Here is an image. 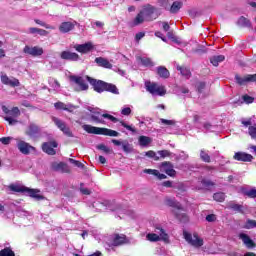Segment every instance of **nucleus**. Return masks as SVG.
<instances>
[{"mask_svg":"<svg viewBox=\"0 0 256 256\" xmlns=\"http://www.w3.org/2000/svg\"><path fill=\"white\" fill-rule=\"evenodd\" d=\"M10 191H15L16 193H25L27 187L20 186L17 184H12L9 186Z\"/></svg>","mask_w":256,"mask_h":256,"instance_id":"473e14b6","label":"nucleus"},{"mask_svg":"<svg viewBox=\"0 0 256 256\" xmlns=\"http://www.w3.org/2000/svg\"><path fill=\"white\" fill-rule=\"evenodd\" d=\"M202 183V189H211V187H213L215 185L214 182H212L211 180H207V179H203L201 181Z\"/></svg>","mask_w":256,"mask_h":256,"instance_id":"79ce46f5","label":"nucleus"},{"mask_svg":"<svg viewBox=\"0 0 256 256\" xmlns=\"http://www.w3.org/2000/svg\"><path fill=\"white\" fill-rule=\"evenodd\" d=\"M128 243L127 236L123 234H114L109 237L108 245L112 247H119Z\"/></svg>","mask_w":256,"mask_h":256,"instance_id":"1a4fd4ad","label":"nucleus"},{"mask_svg":"<svg viewBox=\"0 0 256 256\" xmlns=\"http://www.w3.org/2000/svg\"><path fill=\"white\" fill-rule=\"evenodd\" d=\"M242 99H243L244 103H247L248 105H249L250 103H253V101H255V98H254V97H251V96H249V95H244V96H242Z\"/></svg>","mask_w":256,"mask_h":256,"instance_id":"6e6d98bb","label":"nucleus"},{"mask_svg":"<svg viewBox=\"0 0 256 256\" xmlns=\"http://www.w3.org/2000/svg\"><path fill=\"white\" fill-rule=\"evenodd\" d=\"M239 239H241V241L244 243V245H246L248 249H253V247H255V242H253L249 235L245 233H240Z\"/></svg>","mask_w":256,"mask_h":256,"instance_id":"4be33fe9","label":"nucleus"},{"mask_svg":"<svg viewBox=\"0 0 256 256\" xmlns=\"http://www.w3.org/2000/svg\"><path fill=\"white\" fill-rule=\"evenodd\" d=\"M158 155H160V157H162V159H165V157L171 156V152H169V150H160V151H158Z\"/></svg>","mask_w":256,"mask_h":256,"instance_id":"5fc2aeb1","label":"nucleus"},{"mask_svg":"<svg viewBox=\"0 0 256 256\" xmlns=\"http://www.w3.org/2000/svg\"><path fill=\"white\" fill-rule=\"evenodd\" d=\"M244 195L250 197L251 199H256V189L253 188L251 190H243Z\"/></svg>","mask_w":256,"mask_h":256,"instance_id":"c03bdc74","label":"nucleus"},{"mask_svg":"<svg viewBox=\"0 0 256 256\" xmlns=\"http://www.w3.org/2000/svg\"><path fill=\"white\" fill-rule=\"evenodd\" d=\"M95 63L99 65V67H103L104 69H113V64L109 62L106 58L98 57L95 59Z\"/></svg>","mask_w":256,"mask_h":256,"instance_id":"5701e85b","label":"nucleus"},{"mask_svg":"<svg viewBox=\"0 0 256 256\" xmlns=\"http://www.w3.org/2000/svg\"><path fill=\"white\" fill-rule=\"evenodd\" d=\"M11 141H13V137H2V138H0V143L2 145H9V143H11Z\"/></svg>","mask_w":256,"mask_h":256,"instance_id":"864d4df0","label":"nucleus"},{"mask_svg":"<svg viewBox=\"0 0 256 256\" xmlns=\"http://www.w3.org/2000/svg\"><path fill=\"white\" fill-rule=\"evenodd\" d=\"M1 81L4 85L19 87V80L16 78H9L6 74H1Z\"/></svg>","mask_w":256,"mask_h":256,"instance_id":"aec40b11","label":"nucleus"},{"mask_svg":"<svg viewBox=\"0 0 256 256\" xmlns=\"http://www.w3.org/2000/svg\"><path fill=\"white\" fill-rule=\"evenodd\" d=\"M24 53H26L27 55H31L32 57H41V55L43 54V48L39 46H25Z\"/></svg>","mask_w":256,"mask_h":256,"instance_id":"2eb2a0df","label":"nucleus"},{"mask_svg":"<svg viewBox=\"0 0 256 256\" xmlns=\"http://www.w3.org/2000/svg\"><path fill=\"white\" fill-rule=\"evenodd\" d=\"M235 79L239 85H245V83L251 82V80H247V75L241 78L240 76H235Z\"/></svg>","mask_w":256,"mask_h":256,"instance_id":"09e8293b","label":"nucleus"},{"mask_svg":"<svg viewBox=\"0 0 256 256\" xmlns=\"http://www.w3.org/2000/svg\"><path fill=\"white\" fill-rule=\"evenodd\" d=\"M177 69H178V71H180V73H181V75H183V77H186L187 79H189V77H191V70H189V68L178 66Z\"/></svg>","mask_w":256,"mask_h":256,"instance_id":"c9c22d12","label":"nucleus"},{"mask_svg":"<svg viewBox=\"0 0 256 256\" xmlns=\"http://www.w3.org/2000/svg\"><path fill=\"white\" fill-rule=\"evenodd\" d=\"M144 173H147L148 175H154L160 180L167 179V175L160 173L159 170L145 169Z\"/></svg>","mask_w":256,"mask_h":256,"instance_id":"393cba45","label":"nucleus"},{"mask_svg":"<svg viewBox=\"0 0 256 256\" xmlns=\"http://www.w3.org/2000/svg\"><path fill=\"white\" fill-rule=\"evenodd\" d=\"M183 237L189 245H192V247H203V238L199 237V234L197 233H189L187 231L183 232Z\"/></svg>","mask_w":256,"mask_h":256,"instance_id":"6e6552de","label":"nucleus"},{"mask_svg":"<svg viewBox=\"0 0 256 256\" xmlns=\"http://www.w3.org/2000/svg\"><path fill=\"white\" fill-rule=\"evenodd\" d=\"M86 79L88 82H90V85H92L94 91H96L97 93H103V91H109V93H114V95H119V89H117V86L113 84H109L101 80H95L89 76H86Z\"/></svg>","mask_w":256,"mask_h":256,"instance_id":"f03ea898","label":"nucleus"},{"mask_svg":"<svg viewBox=\"0 0 256 256\" xmlns=\"http://www.w3.org/2000/svg\"><path fill=\"white\" fill-rule=\"evenodd\" d=\"M157 75H159V77H161L162 79H167L169 78V70L167 68H165L164 66H159L157 69Z\"/></svg>","mask_w":256,"mask_h":256,"instance_id":"a878e982","label":"nucleus"},{"mask_svg":"<svg viewBox=\"0 0 256 256\" xmlns=\"http://www.w3.org/2000/svg\"><path fill=\"white\" fill-rule=\"evenodd\" d=\"M140 13L146 21H154V19H157V17L161 15V13H159V9L149 4L144 6Z\"/></svg>","mask_w":256,"mask_h":256,"instance_id":"423d86ee","label":"nucleus"},{"mask_svg":"<svg viewBox=\"0 0 256 256\" xmlns=\"http://www.w3.org/2000/svg\"><path fill=\"white\" fill-rule=\"evenodd\" d=\"M215 219H217L215 214H209L206 216V221H208V223H213V221H215Z\"/></svg>","mask_w":256,"mask_h":256,"instance_id":"e2e57ef3","label":"nucleus"},{"mask_svg":"<svg viewBox=\"0 0 256 256\" xmlns=\"http://www.w3.org/2000/svg\"><path fill=\"white\" fill-rule=\"evenodd\" d=\"M52 120L54 121L56 127H58V129H60V131H62L64 135H67V137H73V133H71V129L67 127V124H65V122H63L62 120L56 117L52 118Z\"/></svg>","mask_w":256,"mask_h":256,"instance_id":"f8f14e48","label":"nucleus"},{"mask_svg":"<svg viewBox=\"0 0 256 256\" xmlns=\"http://www.w3.org/2000/svg\"><path fill=\"white\" fill-rule=\"evenodd\" d=\"M88 111H90L91 119L94 121V123H100L101 125H105V120L103 119H109V121H112V123H117L119 119L115 118L113 115L104 113H99V108H93L91 106L87 107Z\"/></svg>","mask_w":256,"mask_h":256,"instance_id":"7ed1b4c3","label":"nucleus"},{"mask_svg":"<svg viewBox=\"0 0 256 256\" xmlns=\"http://www.w3.org/2000/svg\"><path fill=\"white\" fill-rule=\"evenodd\" d=\"M122 149L124 153H131L133 151V146L127 142V140L123 141L122 143Z\"/></svg>","mask_w":256,"mask_h":256,"instance_id":"a19ab883","label":"nucleus"},{"mask_svg":"<svg viewBox=\"0 0 256 256\" xmlns=\"http://www.w3.org/2000/svg\"><path fill=\"white\" fill-rule=\"evenodd\" d=\"M61 59H65L66 61H79L81 59L79 54L70 51H63L60 55Z\"/></svg>","mask_w":256,"mask_h":256,"instance_id":"412c9836","label":"nucleus"},{"mask_svg":"<svg viewBox=\"0 0 256 256\" xmlns=\"http://www.w3.org/2000/svg\"><path fill=\"white\" fill-rule=\"evenodd\" d=\"M58 146L59 144H57L56 141H50L42 144V150L44 153H47V155H55V153H57L55 149H57Z\"/></svg>","mask_w":256,"mask_h":256,"instance_id":"4468645a","label":"nucleus"},{"mask_svg":"<svg viewBox=\"0 0 256 256\" xmlns=\"http://www.w3.org/2000/svg\"><path fill=\"white\" fill-rule=\"evenodd\" d=\"M200 159H202V161H204L205 163L211 162V156H209V154L205 150L200 151Z\"/></svg>","mask_w":256,"mask_h":256,"instance_id":"58836bf2","label":"nucleus"},{"mask_svg":"<svg viewBox=\"0 0 256 256\" xmlns=\"http://www.w3.org/2000/svg\"><path fill=\"white\" fill-rule=\"evenodd\" d=\"M131 113V107L129 106H124L121 110V115H124V116H129V114Z\"/></svg>","mask_w":256,"mask_h":256,"instance_id":"13d9d810","label":"nucleus"},{"mask_svg":"<svg viewBox=\"0 0 256 256\" xmlns=\"http://www.w3.org/2000/svg\"><path fill=\"white\" fill-rule=\"evenodd\" d=\"M214 201H218L219 203H223L225 201V193L218 192L213 195Z\"/></svg>","mask_w":256,"mask_h":256,"instance_id":"37998d69","label":"nucleus"},{"mask_svg":"<svg viewBox=\"0 0 256 256\" xmlns=\"http://www.w3.org/2000/svg\"><path fill=\"white\" fill-rule=\"evenodd\" d=\"M77 109V106H73L72 104H65L64 111H69L70 113H73Z\"/></svg>","mask_w":256,"mask_h":256,"instance_id":"052dcab7","label":"nucleus"},{"mask_svg":"<svg viewBox=\"0 0 256 256\" xmlns=\"http://www.w3.org/2000/svg\"><path fill=\"white\" fill-rule=\"evenodd\" d=\"M248 134L250 135L251 139L256 141V125L249 126Z\"/></svg>","mask_w":256,"mask_h":256,"instance_id":"49530a36","label":"nucleus"},{"mask_svg":"<svg viewBox=\"0 0 256 256\" xmlns=\"http://www.w3.org/2000/svg\"><path fill=\"white\" fill-rule=\"evenodd\" d=\"M152 141L153 140L150 137H147V136H140L138 138V143H139L140 147H147V145H150V143Z\"/></svg>","mask_w":256,"mask_h":256,"instance_id":"c756f323","label":"nucleus"},{"mask_svg":"<svg viewBox=\"0 0 256 256\" xmlns=\"http://www.w3.org/2000/svg\"><path fill=\"white\" fill-rule=\"evenodd\" d=\"M161 171H164V173L169 175V177H175V175H177V172L173 169V164H171V162H163L161 164Z\"/></svg>","mask_w":256,"mask_h":256,"instance_id":"6ab92c4d","label":"nucleus"},{"mask_svg":"<svg viewBox=\"0 0 256 256\" xmlns=\"http://www.w3.org/2000/svg\"><path fill=\"white\" fill-rule=\"evenodd\" d=\"M225 61V57L223 55L212 56L210 58V62L214 67H219V63H223Z\"/></svg>","mask_w":256,"mask_h":256,"instance_id":"cd10ccee","label":"nucleus"},{"mask_svg":"<svg viewBox=\"0 0 256 256\" xmlns=\"http://www.w3.org/2000/svg\"><path fill=\"white\" fill-rule=\"evenodd\" d=\"M145 88L151 95H158L159 97H163L167 93L165 86L149 81L145 82Z\"/></svg>","mask_w":256,"mask_h":256,"instance_id":"0eeeda50","label":"nucleus"},{"mask_svg":"<svg viewBox=\"0 0 256 256\" xmlns=\"http://www.w3.org/2000/svg\"><path fill=\"white\" fill-rule=\"evenodd\" d=\"M16 145L20 153H22L23 155H29L31 151H35V147L29 145V143L23 140H19Z\"/></svg>","mask_w":256,"mask_h":256,"instance_id":"ddd939ff","label":"nucleus"},{"mask_svg":"<svg viewBox=\"0 0 256 256\" xmlns=\"http://www.w3.org/2000/svg\"><path fill=\"white\" fill-rule=\"evenodd\" d=\"M238 25H240L241 27H251V21L242 16L238 20Z\"/></svg>","mask_w":256,"mask_h":256,"instance_id":"4c0bfd02","label":"nucleus"},{"mask_svg":"<svg viewBox=\"0 0 256 256\" xmlns=\"http://www.w3.org/2000/svg\"><path fill=\"white\" fill-rule=\"evenodd\" d=\"M144 21H147L145 19V16H143V14H141V12L135 17V19L133 20V25L137 26V25H141V23H144Z\"/></svg>","mask_w":256,"mask_h":256,"instance_id":"f704fd0d","label":"nucleus"},{"mask_svg":"<svg viewBox=\"0 0 256 256\" xmlns=\"http://www.w3.org/2000/svg\"><path fill=\"white\" fill-rule=\"evenodd\" d=\"M244 227H245V229H253V227H256V221L255 220H247Z\"/></svg>","mask_w":256,"mask_h":256,"instance_id":"603ef678","label":"nucleus"},{"mask_svg":"<svg viewBox=\"0 0 256 256\" xmlns=\"http://www.w3.org/2000/svg\"><path fill=\"white\" fill-rule=\"evenodd\" d=\"M50 85L51 87H53L54 91H59L61 85L59 84V82L57 80H52L50 81Z\"/></svg>","mask_w":256,"mask_h":256,"instance_id":"4d7b16f0","label":"nucleus"},{"mask_svg":"<svg viewBox=\"0 0 256 256\" xmlns=\"http://www.w3.org/2000/svg\"><path fill=\"white\" fill-rule=\"evenodd\" d=\"M29 33L32 35H40L41 37H47L49 35V32L40 28H29Z\"/></svg>","mask_w":256,"mask_h":256,"instance_id":"bb28decb","label":"nucleus"},{"mask_svg":"<svg viewBox=\"0 0 256 256\" xmlns=\"http://www.w3.org/2000/svg\"><path fill=\"white\" fill-rule=\"evenodd\" d=\"M166 205H168V207H174V209H178V211H181V204L177 201H175V199L173 198H167L165 200Z\"/></svg>","mask_w":256,"mask_h":256,"instance_id":"c85d7f7f","label":"nucleus"},{"mask_svg":"<svg viewBox=\"0 0 256 256\" xmlns=\"http://www.w3.org/2000/svg\"><path fill=\"white\" fill-rule=\"evenodd\" d=\"M246 81H250L251 83H255L256 82V74H249L247 75Z\"/></svg>","mask_w":256,"mask_h":256,"instance_id":"338daca9","label":"nucleus"},{"mask_svg":"<svg viewBox=\"0 0 256 256\" xmlns=\"http://www.w3.org/2000/svg\"><path fill=\"white\" fill-rule=\"evenodd\" d=\"M70 80L78 85L81 91H87L89 89V85H87V82H85V79H83V77L70 76Z\"/></svg>","mask_w":256,"mask_h":256,"instance_id":"f3484780","label":"nucleus"},{"mask_svg":"<svg viewBox=\"0 0 256 256\" xmlns=\"http://www.w3.org/2000/svg\"><path fill=\"white\" fill-rule=\"evenodd\" d=\"M96 149H98L99 151H103V153H105L106 155H111V153H113V149L105 146V144H99L98 146H96Z\"/></svg>","mask_w":256,"mask_h":256,"instance_id":"72a5a7b5","label":"nucleus"},{"mask_svg":"<svg viewBox=\"0 0 256 256\" xmlns=\"http://www.w3.org/2000/svg\"><path fill=\"white\" fill-rule=\"evenodd\" d=\"M198 93H203V89H205V82H199L197 84Z\"/></svg>","mask_w":256,"mask_h":256,"instance_id":"69168bd1","label":"nucleus"},{"mask_svg":"<svg viewBox=\"0 0 256 256\" xmlns=\"http://www.w3.org/2000/svg\"><path fill=\"white\" fill-rule=\"evenodd\" d=\"M82 129H84L86 133H90L92 135H106L107 137H119V132L111 130L109 128H99L91 126L89 124H85L82 126Z\"/></svg>","mask_w":256,"mask_h":256,"instance_id":"20e7f679","label":"nucleus"},{"mask_svg":"<svg viewBox=\"0 0 256 256\" xmlns=\"http://www.w3.org/2000/svg\"><path fill=\"white\" fill-rule=\"evenodd\" d=\"M146 157H150V159H154V161H159V156H157V153L152 150L146 152Z\"/></svg>","mask_w":256,"mask_h":256,"instance_id":"8fccbe9b","label":"nucleus"},{"mask_svg":"<svg viewBox=\"0 0 256 256\" xmlns=\"http://www.w3.org/2000/svg\"><path fill=\"white\" fill-rule=\"evenodd\" d=\"M69 163H72V165H75V167H78L79 169H83V167H85V165H83V163H81L73 158L69 159Z\"/></svg>","mask_w":256,"mask_h":256,"instance_id":"3c124183","label":"nucleus"},{"mask_svg":"<svg viewBox=\"0 0 256 256\" xmlns=\"http://www.w3.org/2000/svg\"><path fill=\"white\" fill-rule=\"evenodd\" d=\"M65 105L66 104L63 103V102H57V103L54 104L56 109H62L63 111H65Z\"/></svg>","mask_w":256,"mask_h":256,"instance_id":"0e129e2a","label":"nucleus"},{"mask_svg":"<svg viewBox=\"0 0 256 256\" xmlns=\"http://www.w3.org/2000/svg\"><path fill=\"white\" fill-rule=\"evenodd\" d=\"M240 121L242 125H244V127H251V124H252L251 118H247V119L242 118Z\"/></svg>","mask_w":256,"mask_h":256,"instance_id":"bf43d9fd","label":"nucleus"},{"mask_svg":"<svg viewBox=\"0 0 256 256\" xmlns=\"http://www.w3.org/2000/svg\"><path fill=\"white\" fill-rule=\"evenodd\" d=\"M235 161H243L244 163H251L253 161V155L245 152H236L233 156Z\"/></svg>","mask_w":256,"mask_h":256,"instance_id":"dca6fc26","label":"nucleus"},{"mask_svg":"<svg viewBox=\"0 0 256 256\" xmlns=\"http://www.w3.org/2000/svg\"><path fill=\"white\" fill-rule=\"evenodd\" d=\"M183 7V2L175 1L170 7V13H179V10Z\"/></svg>","mask_w":256,"mask_h":256,"instance_id":"7c9ffc66","label":"nucleus"},{"mask_svg":"<svg viewBox=\"0 0 256 256\" xmlns=\"http://www.w3.org/2000/svg\"><path fill=\"white\" fill-rule=\"evenodd\" d=\"M229 207H230V209H233V211H238V213H243V205H239L236 203H230Z\"/></svg>","mask_w":256,"mask_h":256,"instance_id":"a18cd8bd","label":"nucleus"},{"mask_svg":"<svg viewBox=\"0 0 256 256\" xmlns=\"http://www.w3.org/2000/svg\"><path fill=\"white\" fill-rule=\"evenodd\" d=\"M53 169L55 171H62V173H67V171H68L67 164H65L63 162L53 164Z\"/></svg>","mask_w":256,"mask_h":256,"instance_id":"2f4dec72","label":"nucleus"},{"mask_svg":"<svg viewBox=\"0 0 256 256\" xmlns=\"http://www.w3.org/2000/svg\"><path fill=\"white\" fill-rule=\"evenodd\" d=\"M74 49L78 53L87 54L93 51V49H95V45H93L92 42H87L84 44H75Z\"/></svg>","mask_w":256,"mask_h":256,"instance_id":"9b49d317","label":"nucleus"},{"mask_svg":"<svg viewBox=\"0 0 256 256\" xmlns=\"http://www.w3.org/2000/svg\"><path fill=\"white\" fill-rule=\"evenodd\" d=\"M0 256H15V252L11 247H6L0 251Z\"/></svg>","mask_w":256,"mask_h":256,"instance_id":"e433bc0d","label":"nucleus"},{"mask_svg":"<svg viewBox=\"0 0 256 256\" xmlns=\"http://www.w3.org/2000/svg\"><path fill=\"white\" fill-rule=\"evenodd\" d=\"M29 129L30 133H37L39 131V128L35 125H30Z\"/></svg>","mask_w":256,"mask_h":256,"instance_id":"774afa93","label":"nucleus"},{"mask_svg":"<svg viewBox=\"0 0 256 256\" xmlns=\"http://www.w3.org/2000/svg\"><path fill=\"white\" fill-rule=\"evenodd\" d=\"M160 122L162 123V125H175V120H167V119H160Z\"/></svg>","mask_w":256,"mask_h":256,"instance_id":"680f3d73","label":"nucleus"},{"mask_svg":"<svg viewBox=\"0 0 256 256\" xmlns=\"http://www.w3.org/2000/svg\"><path fill=\"white\" fill-rule=\"evenodd\" d=\"M93 207L96 211H116L120 219H126V217H129V219H135V217H137V213H135V211L120 208L115 204V202H111L109 200H105L104 202H94Z\"/></svg>","mask_w":256,"mask_h":256,"instance_id":"f257e3e1","label":"nucleus"},{"mask_svg":"<svg viewBox=\"0 0 256 256\" xmlns=\"http://www.w3.org/2000/svg\"><path fill=\"white\" fill-rule=\"evenodd\" d=\"M154 232L155 233H149L146 236V239L148 241H152V242H157V241H168L169 240V235L167 234V232H165V229H163V227L160 224H157L154 227Z\"/></svg>","mask_w":256,"mask_h":256,"instance_id":"39448f33","label":"nucleus"},{"mask_svg":"<svg viewBox=\"0 0 256 256\" xmlns=\"http://www.w3.org/2000/svg\"><path fill=\"white\" fill-rule=\"evenodd\" d=\"M121 127H124V129H127V131H130L131 133H137V130L133 125L127 124L125 121H120Z\"/></svg>","mask_w":256,"mask_h":256,"instance_id":"ea45409f","label":"nucleus"},{"mask_svg":"<svg viewBox=\"0 0 256 256\" xmlns=\"http://www.w3.org/2000/svg\"><path fill=\"white\" fill-rule=\"evenodd\" d=\"M140 61L142 63V65H144V67H153V61H151V59L149 58H140Z\"/></svg>","mask_w":256,"mask_h":256,"instance_id":"de8ad7c7","label":"nucleus"},{"mask_svg":"<svg viewBox=\"0 0 256 256\" xmlns=\"http://www.w3.org/2000/svg\"><path fill=\"white\" fill-rule=\"evenodd\" d=\"M19 115H21V111L18 107H14L10 110V113L4 117V119L9 123V125H17V117H19Z\"/></svg>","mask_w":256,"mask_h":256,"instance_id":"9d476101","label":"nucleus"},{"mask_svg":"<svg viewBox=\"0 0 256 256\" xmlns=\"http://www.w3.org/2000/svg\"><path fill=\"white\" fill-rule=\"evenodd\" d=\"M25 195H28V197H31L32 199H35L36 201H43V199H45V197H43V195H41V191L37 190V189H30L26 187L25 190Z\"/></svg>","mask_w":256,"mask_h":256,"instance_id":"a211bd4d","label":"nucleus"},{"mask_svg":"<svg viewBox=\"0 0 256 256\" xmlns=\"http://www.w3.org/2000/svg\"><path fill=\"white\" fill-rule=\"evenodd\" d=\"M74 28L75 24H73L72 22H63L59 26V31L60 33H69V31H73Z\"/></svg>","mask_w":256,"mask_h":256,"instance_id":"b1692460","label":"nucleus"}]
</instances>
